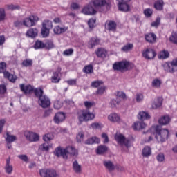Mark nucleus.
<instances>
[{"label":"nucleus","instance_id":"obj_1","mask_svg":"<svg viewBox=\"0 0 177 177\" xmlns=\"http://www.w3.org/2000/svg\"><path fill=\"white\" fill-rule=\"evenodd\" d=\"M154 131L155 139H156L158 143H164L165 140L169 139L170 133L168 129H162L161 126L156 125Z\"/></svg>","mask_w":177,"mask_h":177},{"label":"nucleus","instance_id":"obj_2","mask_svg":"<svg viewBox=\"0 0 177 177\" xmlns=\"http://www.w3.org/2000/svg\"><path fill=\"white\" fill-rule=\"evenodd\" d=\"M95 119V114L91 113L89 109H85L82 111V114L78 115L79 125H81L84 121H92Z\"/></svg>","mask_w":177,"mask_h":177},{"label":"nucleus","instance_id":"obj_3","mask_svg":"<svg viewBox=\"0 0 177 177\" xmlns=\"http://www.w3.org/2000/svg\"><path fill=\"white\" fill-rule=\"evenodd\" d=\"M115 140L118 142L122 149H124V147L129 149V147H131V140L125 138V136L122 134L115 135Z\"/></svg>","mask_w":177,"mask_h":177},{"label":"nucleus","instance_id":"obj_4","mask_svg":"<svg viewBox=\"0 0 177 177\" xmlns=\"http://www.w3.org/2000/svg\"><path fill=\"white\" fill-rule=\"evenodd\" d=\"M39 174L41 177H60L55 169H41Z\"/></svg>","mask_w":177,"mask_h":177},{"label":"nucleus","instance_id":"obj_5","mask_svg":"<svg viewBox=\"0 0 177 177\" xmlns=\"http://www.w3.org/2000/svg\"><path fill=\"white\" fill-rule=\"evenodd\" d=\"M38 20H39V18H38L37 15H30L24 19L23 25L25 26V27H32L37 24Z\"/></svg>","mask_w":177,"mask_h":177},{"label":"nucleus","instance_id":"obj_6","mask_svg":"<svg viewBox=\"0 0 177 177\" xmlns=\"http://www.w3.org/2000/svg\"><path fill=\"white\" fill-rule=\"evenodd\" d=\"M93 5L96 9H102V8H106V10H109L111 6L110 1L106 0H94Z\"/></svg>","mask_w":177,"mask_h":177},{"label":"nucleus","instance_id":"obj_7","mask_svg":"<svg viewBox=\"0 0 177 177\" xmlns=\"http://www.w3.org/2000/svg\"><path fill=\"white\" fill-rule=\"evenodd\" d=\"M128 67H129V62H116L113 66V70H116L117 71H122V70L127 71L128 70Z\"/></svg>","mask_w":177,"mask_h":177},{"label":"nucleus","instance_id":"obj_8","mask_svg":"<svg viewBox=\"0 0 177 177\" xmlns=\"http://www.w3.org/2000/svg\"><path fill=\"white\" fill-rule=\"evenodd\" d=\"M118 1V6L119 10L121 12H129V2H131V0H117Z\"/></svg>","mask_w":177,"mask_h":177},{"label":"nucleus","instance_id":"obj_9","mask_svg":"<svg viewBox=\"0 0 177 177\" xmlns=\"http://www.w3.org/2000/svg\"><path fill=\"white\" fill-rule=\"evenodd\" d=\"M24 136L29 142H38L39 140V136L34 132L25 131Z\"/></svg>","mask_w":177,"mask_h":177},{"label":"nucleus","instance_id":"obj_10","mask_svg":"<svg viewBox=\"0 0 177 177\" xmlns=\"http://www.w3.org/2000/svg\"><path fill=\"white\" fill-rule=\"evenodd\" d=\"M54 154L57 157H63L64 160H67L68 156H67V150L62 149L61 147H57L54 151Z\"/></svg>","mask_w":177,"mask_h":177},{"label":"nucleus","instance_id":"obj_11","mask_svg":"<svg viewBox=\"0 0 177 177\" xmlns=\"http://www.w3.org/2000/svg\"><path fill=\"white\" fill-rule=\"evenodd\" d=\"M156 55L157 54L156 53V51L151 48H147L142 53L143 57L147 60H151V59H154Z\"/></svg>","mask_w":177,"mask_h":177},{"label":"nucleus","instance_id":"obj_12","mask_svg":"<svg viewBox=\"0 0 177 177\" xmlns=\"http://www.w3.org/2000/svg\"><path fill=\"white\" fill-rule=\"evenodd\" d=\"M39 104L43 109H46L50 106V100L46 95H43L41 97L39 98Z\"/></svg>","mask_w":177,"mask_h":177},{"label":"nucleus","instance_id":"obj_13","mask_svg":"<svg viewBox=\"0 0 177 177\" xmlns=\"http://www.w3.org/2000/svg\"><path fill=\"white\" fill-rule=\"evenodd\" d=\"M84 15H96V10L93 8L91 3L86 6L82 10Z\"/></svg>","mask_w":177,"mask_h":177},{"label":"nucleus","instance_id":"obj_14","mask_svg":"<svg viewBox=\"0 0 177 177\" xmlns=\"http://www.w3.org/2000/svg\"><path fill=\"white\" fill-rule=\"evenodd\" d=\"M145 39L147 42H149V44H156L157 41V36L153 32H149L145 35Z\"/></svg>","mask_w":177,"mask_h":177},{"label":"nucleus","instance_id":"obj_15","mask_svg":"<svg viewBox=\"0 0 177 177\" xmlns=\"http://www.w3.org/2000/svg\"><path fill=\"white\" fill-rule=\"evenodd\" d=\"M53 120L55 124H60V122H63V121L66 120V114L63 112L57 113L55 115Z\"/></svg>","mask_w":177,"mask_h":177},{"label":"nucleus","instance_id":"obj_16","mask_svg":"<svg viewBox=\"0 0 177 177\" xmlns=\"http://www.w3.org/2000/svg\"><path fill=\"white\" fill-rule=\"evenodd\" d=\"M20 89L25 95H30L34 92V87L31 85L20 84Z\"/></svg>","mask_w":177,"mask_h":177},{"label":"nucleus","instance_id":"obj_17","mask_svg":"<svg viewBox=\"0 0 177 177\" xmlns=\"http://www.w3.org/2000/svg\"><path fill=\"white\" fill-rule=\"evenodd\" d=\"M109 151V147L106 145H99L96 149L97 154L100 156H103V154Z\"/></svg>","mask_w":177,"mask_h":177},{"label":"nucleus","instance_id":"obj_18","mask_svg":"<svg viewBox=\"0 0 177 177\" xmlns=\"http://www.w3.org/2000/svg\"><path fill=\"white\" fill-rule=\"evenodd\" d=\"M145 128H146V124L143 122H136L133 124L134 131H140V129H145Z\"/></svg>","mask_w":177,"mask_h":177},{"label":"nucleus","instance_id":"obj_19","mask_svg":"<svg viewBox=\"0 0 177 177\" xmlns=\"http://www.w3.org/2000/svg\"><path fill=\"white\" fill-rule=\"evenodd\" d=\"M60 71H62L61 68H58L57 71L53 73V76L51 77V82L54 84H57L60 81V78L59 77V74H60Z\"/></svg>","mask_w":177,"mask_h":177},{"label":"nucleus","instance_id":"obj_20","mask_svg":"<svg viewBox=\"0 0 177 177\" xmlns=\"http://www.w3.org/2000/svg\"><path fill=\"white\" fill-rule=\"evenodd\" d=\"M169 122H171V118H169L168 115L162 116L158 120V123L160 124V125H168Z\"/></svg>","mask_w":177,"mask_h":177},{"label":"nucleus","instance_id":"obj_21","mask_svg":"<svg viewBox=\"0 0 177 177\" xmlns=\"http://www.w3.org/2000/svg\"><path fill=\"white\" fill-rule=\"evenodd\" d=\"M67 31V28L60 27V26H57L53 29V32L56 35H60L61 34H64Z\"/></svg>","mask_w":177,"mask_h":177},{"label":"nucleus","instance_id":"obj_22","mask_svg":"<svg viewBox=\"0 0 177 177\" xmlns=\"http://www.w3.org/2000/svg\"><path fill=\"white\" fill-rule=\"evenodd\" d=\"M103 164L105 167V168H106V169H108V171L109 172H113V171H114V169H115V166L114 165V164H113V162L110 161V160H104L103 162Z\"/></svg>","mask_w":177,"mask_h":177},{"label":"nucleus","instance_id":"obj_23","mask_svg":"<svg viewBox=\"0 0 177 177\" xmlns=\"http://www.w3.org/2000/svg\"><path fill=\"white\" fill-rule=\"evenodd\" d=\"M162 66L166 73H175V68L172 67V66L171 65V62H165Z\"/></svg>","mask_w":177,"mask_h":177},{"label":"nucleus","instance_id":"obj_24","mask_svg":"<svg viewBox=\"0 0 177 177\" xmlns=\"http://www.w3.org/2000/svg\"><path fill=\"white\" fill-rule=\"evenodd\" d=\"M4 169L6 174H10L13 172V166L10 165V157L6 159V163Z\"/></svg>","mask_w":177,"mask_h":177},{"label":"nucleus","instance_id":"obj_25","mask_svg":"<svg viewBox=\"0 0 177 177\" xmlns=\"http://www.w3.org/2000/svg\"><path fill=\"white\" fill-rule=\"evenodd\" d=\"M17 140V137L16 136L12 135L10 132H6V143H13Z\"/></svg>","mask_w":177,"mask_h":177},{"label":"nucleus","instance_id":"obj_26","mask_svg":"<svg viewBox=\"0 0 177 177\" xmlns=\"http://www.w3.org/2000/svg\"><path fill=\"white\" fill-rule=\"evenodd\" d=\"M100 44V39L97 37H92L90 41H88V48L92 49L96 45H99Z\"/></svg>","mask_w":177,"mask_h":177},{"label":"nucleus","instance_id":"obj_27","mask_svg":"<svg viewBox=\"0 0 177 177\" xmlns=\"http://www.w3.org/2000/svg\"><path fill=\"white\" fill-rule=\"evenodd\" d=\"M95 53L97 57H100L101 59H105L107 56V51L104 48H97Z\"/></svg>","mask_w":177,"mask_h":177},{"label":"nucleus","instance_id":"obj_28","mask_svg":"<svg viewBox=\"0 0 177 177\" xmlns=\"http://www.w3.org/2000/svg\"><path fill=\"white\" fill-rule=\"evenodd\" d=\"M65 150H66V156L67 154H70L75 157L78 156V150L75 149L73 147H68Z\"/></svg>","mask_w":177,"mask_h":177},{"label":"nucleus","instance_id":"obj_29","mask_svg":"<svg viewBox=\"0 0 177 177\" xmlns=\"http://www.w3.org/2000/svg\"><path fill=\"white\" fill-rule=\"evenodd\" d=\"M138 120L144 121V120H150L151 117L149 113L146 111H141L138 115Z\"/></svg>","mask_w":177,"mask_h":177},{"label":"nucleus","instance_id":"obj_30","mask_svg":"<svg viewBox=\"0 0 177 177\" xmlns=\"http://www.w3.org/2000/svg\"><path fill=\"white\" fill-rule=\"evenodd\" d=\"M4 78H7L10 82H16L17 77L15 75L10 74L9 72H4Z\"/></svg>","mask_w":177,"mask_h":177},{"label":"nucleus","instance_id":"obj_31","mask_svg":"<svg viewBox=\"0 0 177 177\" xmlns=\"http://www.w3.org/2000/svg\"><path fill=\"white\" fill-rule=\"evenodd\" d=\"M27 37L30 38H35L38 35V29L37 28H30L26 32Z\"/></svg>","mask_w":177,"mask_h":177},{"label":"nucleus","instance_id":"obj_32","mask_svg":"<svg viewBox=\"0 0 177 177\" xmlns=\"http://www.w3.org/2000/svg\"><path fill=\"white\" fill-rule=\"evenodd\" d=\"M73 169L75 172V174H81L82 169L81 167V165L78 164V161L75 160L73 162Z\"/></svg>","mask_w":177,"mask_h":177},{"label":"nucleus","instance_id":"obj_33","mask_svg":"<svg viewBox=\"0 0 177 177\" xmlns=\"http://www.w3.org/2000/svg\"><path fill=\"white\" fill-rule=\"evenodd\" d=\"M93 143H100L99 138L91 137L85 141V145H93Z\"/></svg>","mask_w":177,"mask_h":177},{"label":"nucleus","instance_id":"obj_34","mask_svg":"<svg viewBox=\"0 0 177 177\" xmlns=\"http://www.w3.org/2000/svg\"><path fill=\"white\" fill-rule=\"evenodd\" d=\"M154 8L156 10H162L164 9V1L162 0H158L154 3Z\"/></svg>","mask_w":177,"mask_h":177},{"label":"nucleus","instance_id":"obj_35","mask_svg":"<svg viewBox=\"0 0 177 177\" xmlns=\"http://www.w3.org/2000/svg\"><path fill=\"white\" fill-rule=\"evenodd\" d=\"M33 92L36 97H37L39 100L45 95H44V90L42 88H35V90H33Z\"/></svg>","mask_w":177,"mask_h":177},{"label":"nucleus","instance_id":"obj_36","mask_svg":"<svg viewBox=\"0 0 177 177\" xmlns=\"http://www.w3.org/2000/svg\"><path fill=\"white\" fill-rule=\"evenodd\" d=\"M108 120L112 122H118L120 121V117L118 114L113 113L108 116Z\"/></svg>","mask_w":177,"mask_h":177},{"label":"nucleus","instance_id":"obj_37","mask_svg":"<svg viewBox=\"0 0 177 177\" xmlns=\"http://www.w3.org/2000/svg\"><path fill=\"white\" fill-rule=\"evenodd\" d=\"M162 106V98L161 97H158L157 102L152 104V109H158Z\"/></svg>","mask_w":177,"mask_h":177},{"label":"nucleus","instance_id":"obj_38","mask_svg":"<svg viewBox=\"0 0 177 177\" xmlns=\"http://www.w3.org/2000/svg\"><path fill=\"white\" fill-rule=\"evenodd\" d=\"M142 156L143 157H149V156H151V148L150 147H145L142 149Z\"/></svg>","mask_w":177,"mask_h":177},{"label":"nucleus","instance_id":"obj_39","mask_svg":"<svg viewBox=\"0 0 177 177\" xmlns=\"http://www.w3.org/2000/svg\"><path fill=\"white\" fill-rule=\"evenodd\" d=\"M42 27H44L48 30H52L53 28V24H52V21L45 20L42 23Z\"/></svg>","mask_w":177,"mask_h":177},{"label":"nucleus","instance_id":"obj_40","mask_svg":"<svg viewBox=\"0 0 177 177\" xmlns=\"http://www.w3.org/2000/svg\"><path fill=\"white\" fill-rule=\"evenodd\" d=\"M35 49H44L45 48V43L41 41L37 40L33 46Z\"/></svg>","mask_w":177,"mask_h":177},{"label":"nucleus","instance_id":"obj_41","mask_svg":"<svg viewBox=\"0 0 177 177\" xmlns=\"http://www.w3.org/2000/svg\"><path fill=\"white\" fill-rule=\"evenodd\" d=\"M50 29H48L47 28L42 26L41 30V34L43 38L48 37V36L50 34Z\"/></svg>","mask_w":177,"mask_h":177},{"label":"nucleus","instance_id":"obj_42","mask_svg":"<svg viewBox=\"0 0 177 177\" xmlns=\"http://www.w3.org/2000/svg\"><path fill=\"white\" fill-rule=\"evenodd\" d=\"M159 59H168L169 57V52L168 50H162L158 55Z\"/></svg>","mask_w":177,"mask_h":177},{"label":"nucleus","instance_id":"obj_43","mask_svg":"<svg viewBox=\"0 0 177 177\" xmlns=\"http://www.w3.org/2000/svg\"><path fill=\"white\" fill-rule=\"evenodd\" d=\"M170 42L177 45V32H173L169 37Z\"/></svg>","mask_w":177,"mask_h":177},{"label":"nucleus","instance_id":"obj_44","mask_svg":"<svg viewBox=\"0 0 177 177\" xmlns=\"http://www.w3.org/2000/svg\"><path fill=\"white\" fill-rule=\"evenodd\" d=\"M44 48L46 49H53L55 48V44H53V41L51 40H48L46 43H44Z\"/></svg>","mask_w":177,"mask_h":177},{"label":"nucleus","instance_id":"obj_45","mask_svg":"<svg viewBox=\"0 0 177 177\" xmlns=\"http://www.w3.org/2000/svg\"><path fill=\"white\" fill-rule=\"evenodd\" d=\"M22 66L24 67H32V59H26L22 62Z\"/></svg>","mask_w":177,"mask_h":177},{"label":"nucleus","instance_id":"obj_46","mask_svg":"<svg viewBox=\"0 0 177 177\" xmlns=\"http://www.w3.org/2000/svg\"><path fill=\"white\" fill-rule=\"evenodd\" d=\"M132 49H133V44H127L122 48L123 52H129V50H132Z\"/></svg>","mask_w":177,"mask_h":177},{"label":"nucleus","instance_id":"obj_47","mask_svg":"<svg viewBox=\"0 0 177 177\" xmlns=\"http://www.w3.org/2000/svg\"><path fill=\"white\" fill-rule=\"evenodd\" d=\"M108 28L109 31H115V28H117V24L113 21H109Z\"/></svg>","mask_w":177,"mask_h":177},{"label":"nucleus","instance_id":"obj_48","mask_svg":"<svg viewBox=\"0 0 177 177\" xmlns=\"http://www.w3.org/2000/svg\"><path fill=\"white\" fill-rule=\"evenodd\" d=\"M83 71L86 74H91L93 73V66H92V65L86 66L84 68Z\"/></svg>","mask_w":177,"mask_h":177},{"label":"nucleus","instance_id":"obj_49","mask_svg":"<svg viewBox=\"0 0 177 177\" xmlns=\"http://www.w3.org/2000/svg\"><path fill=\"white\" fill-rule=\"evenodd\" d=\"M6 91V86L5 84H0V97H3Z\"/></svg>","mask_w":177,"mask_h":177},{"label":"nucleus","instance_id":"obj_50","mask_svg":"<svg viewBox=\"0 0 177 177\" xmlns=\"http://www.w3.org/2000/svg\"><path fill=\"white\" fill-rule=\"evenodd\" d=\"M6 72V62H0V73H3V75H4Z\"/></svg>","mask_w":177,"mask_h":177},{"label":"nucleus","instance_id":"obj_51","mask_svg":"<svg viewBox=\"0 0 177 177\" xmlns=\"http://www.w3.org/2000/svg\"><path fill=\"white\" fill-rule=\"evenodd\" d=\"M152 86L153 88H160L161 86V81L158 79H155L152 82Z\"/></svg>","mask_w":177,"mask_h":177},{"label":"nucleus","instance_id":"obj_52","mask_svg":"<svg viewBox=\"0 0 177 177\" xmlns=\"http://www.w3.org/2000/svg\"><path fill=\"white\" fill-rule=\"evenodd\" d=\"M7 8L8 10H19V9H20V6L10 4L7 6Z\"/></svg>","mask_w":177,"mask_h":177},{"label":"nucleus","instance_id":"obj_53","mask_svg":"<svg viewBox=\"0 0 177 177\" xmlns=\"http://www.w3.org/2000/svg\"><path fill=\"white\" fill-rule=\"evenodd\" d=\"M49 147H50L49 144L48 142H44L43 145H41L39 147V149H41V150H43V151H48Z\"/></svg>","mask_w":177,"mask_h":177},{"label":"nucleus","instance_id":"obj_54","mask_svg":"<svg viewBox=\"0 0 177 177\" xmlns=\"http://www.w3.org/2000/svg\"><path fill=\"white\" fill-rule=\"evenodd\" d=\"M53 139V135L50 133H47L43 137V140L44 142H49Z\"/></svg>","mask_w":177,"mask_h":177},{"label":"nucleus","instance_id":"obj_55","mask_svg":"<svg viewBox=\"0 0 177 177\" xmlns=\"http://www.w3.org/2000/svg\"><path fill=\"white\" fill-rule=\"evenodd\" d=\"M74 53V50L73 48L66 49L63 52L64 56H71Z\"/></svg>","mask_w":177,"mask_h":177},{"label":"nucleus","instance_id":"obj_56","mask_svg":"<svg viewBox=\"0 0 177 177\" xmlns=\"http://www.w3.org/2000/svg\"><path fill=\"white\" fill-rule=\"evenodd\" d=\"M103 81H94L91 83V86L93 88H99L100 85H102Z\"/></svg>","mask_w":177,"mask_h":177},{"label":"nucleus","instance_id":"obj_57","mask_svg":"<svg viewBox=\"0 0 177 177\" xmlns=\"http://www.w3.org/2000/svg\"><path fill=\"white\" fill-rule=\"evenodd\" d=\"M91 128L93 129H99L100 128H103V125L102 124L94 122L91 124Z\"/></svg>","mask_w":177,"mask_h":177},{"label":"nucleus","instance_id":"obj_58","mask_svg":"<svg viewBox=\"0 0 177 177\" xmlns=\"http://www.w3.org/2000/svg\"><path fill=\"white\" fill-rule=\"evenodd\" d=\"M156 160L158 161V162H162L165 160V156H164V153H159L156 156Z\"/></svg>","mask_w":177,"mask_h":177},{"label":"nucleus","instance_id":"obj_59","mask_svg":"<svg viewBox=\"0 0 177 177\" xmlns=\"http://www.w3.org/2000/svg\"><path fill=\"white\" fill-rule=\"evenodd\" d=\"M96 24V19H90L88 21V25L90 28H93Z\"/></svg>","mask_w":177,"mask_h":177},{"label":"nucleus","instance_id":"obj_60","mask_svg":"<svg viewBox=\"0 0 177 177\" xmlns=\"http://www.w3.org/2000/svg\"><path fill=\"white\" fill-rule=\"evenodd\" d=\"M84 135L83 134L82 132H80L76 137L77 141L78 142V143H81V142H82V140H84Z\"/></svg>","mask_w":177,"mask_h":177},{"label":"nucleus","instance_id":"obj_61","mask_svg":"<svg viewBox=\"0 0 177 177\" xmlns=\"http://www.w3.org/2000/svg\"><path fill=\"white\" fill-rule=\"evenodd\" d=\"M104 92H106V86H101L97 90L96 95H103Z\"/></svg>","mask_w":177,"mask_h":177},{"label":"nucleus","instance_id":"obj_62","mask_svg":"<svg viewBox=\"0 0 177 177\" xmlns=\"http://www.w3.org/2000/svg\"><path fill=\"white\" fill-rule=\"evenodd\" d=\"M161 23V18H156V21L151 24V27H157Z\"/></svg>","mask_w":177,"mask_h":177},{"label":"nucleus","instance_id":"obj_63","mask_svg":"<svg viewBox=\"0 0 177 177\" xmlns=\"http://www.w3.org/2000/svg\"><path fill=\"white\" fill-rule=\"evenodd\" d=\"M6 17V14H5V9L0 8V21L5 20Z\"/></svg>","mask_w":177,"mask_h":177},{"label":"nucleus","instance_id":"obj_64","mask_svg":"<svg viewBox=\"0 0 177 177\" xmlns=\"http://www.w3.org/2000/svg\"><path fill=\"white\" fill-rule=\"evenodd\" d=\"M170 64H171V67H173V68H174V71L176 72L177 71V58L173 59L170 62Z\"/></svg>","mask_w":177,"mask_h":177}]
</instances>
